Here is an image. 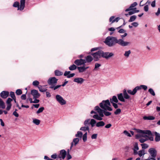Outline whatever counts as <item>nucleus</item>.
<instances>
[{"label":"nucleus","instance_id":"052dcab7","mask_svg":"<svg viewBox=\"0 0 160 160\" xmlns=\"http://www.w3.org/2000/svg\"><path fill=\"white\" fill-rule=\"evenodd\" d=\"M12 114L16 117H18L19 116L18 114L16 111H14L13 112Z\"/></svg>","mask_w":160,"mask_h":160},{"label":"nucleus","instance_id":"e433bc0d","mask_svg":"<svg viewBox=\"0 0 160 160\" xmlns=\"http://www.w3.org/2000/svg\"><path fill=\"white\" fill-rule=\"evenodd\" d=\"M80 130L82 131H89V128L88 126H85L82 127L81 128Z\"/></svg>","mask_w":160,"mask_h":160},{"label":"nucleus","instance_id":"a211bd4d","mask_svg":"<svg viewBox=\"0 0 160 160\" xmlns=\"http://www.w3.org/2000/svg\"><path fill=\"white\" fill-rule=\"evenodd\" d=\"M138 90H137V88L136 87H135L133 90L132 91L131 90H128L127 91V93H128L131 95H134L137 92Z\"/></svg>","mask_w":160,"mask_h":160},{"label":"nucleus","instance_id":"f03ea898","mask_svg":"<svg viewBox=\"0 0 160 160\" xmlns=\"http://www.w3.org/2000/svg\"><path fill=\"white\" fill-rule=\"evenodd\" d=\"M137 132L139 133L136 135L138 138H140L139 141L141 143H142L150 140L153 141V138L152 136V133L151 131L149 130H142L139 129H136Z\"/></svg>","mask_w":160,"mask_h":160},{"label":"nucleus","instance_id":"5fc2aeb1","mask_svg":"<svg viewBox=\"0 0 160 160\" xmlns=\"http://www.w3.org/2000/svg\"><path fill=\"white\" fill-rule=\"evenodd\" d=\"M151 6L153 7H155L156 6V1L155 0H154L152 1L151 3Z\"/></svg>","mask_w":160,"mask_h":160},{"label":"nucleus","instance_id":"ea45409f","mask_svg":"<svg viewBox=\"0 0 160 160\" xmlns=\"http://www.w3.org/2000/svg\"><path fill=\"white\" fill-rule=\"evenodd\" d=\"M87 132H86L82 136V139L84 142H86L87 140Z\"/></svg>","mask_w":160,"mask_h":160},{"label":"nucleus","instance_id":"de8ad7c7","mask_svg":"<svg viewBox=\"0 0 160 160\" xmlns=\"http://www.w3.org/2000/svg\"><path fill=\"white\" fill-rule=\"evenodd\" d=\"M10 97L12 98V99L15 98H16L14 92H11L10 94Z\"/></svg>","mask_w":160,"mask_h":160},{"label":"nucleus","instance_id":"338daca9","mask_svg":"<svg viewBox=\"0 0 160 160\" xmlns=\"http://www.w3.org/2000/svg\"><path fill=\"white\" fill-rule=\"evenodd\" d=\"M46 95L47 97L50 98L51 97V95L48 92H46Z\"/></svg>","mask_w":160,"mask_h":160},{"label":"nucleus","instance_id":"79ce46f5","mask_svg":"<svg viewBox=\"0 0 160 160\" xmlns=\"http://www.w3.org/2000/svg\"><path fill=\"white\" fill-rule=\"evenodd\" d=\"M90 119H88L86 120L84 122V124L85 126H86L90 124Z\"/></svg>","mask_w":160,"mask_h":160},{"label":"nucleus","instance_id":"3c124183","mask_svg":"<svg viewBox=\"0 0 160 160\" xmlns=\"http://www.w3.org/2000/svg\"><path fill=\"white\" fill-rule=\"evenodd\" d=\"M7 108H6V110L7 111H9L10 108H11V107L12 106L11 104H7Z\"/></svg>","mask_w":160,"mask_h":160},{"label":"nucleus","instance_id":"b1692460","mask_svg":"<svg viewBox=\"0 0 160 160\" xmlns=\"http://www.w3.org/2000/svg\"><path fill=\"white\" fill-rule=\"evenodd\" d=\"M105 124V123L102 121H100L97 122L96 124V126L99 127H100L103 126Z\"/></svg>","mask_w":160,"mask_h":160},{"label":"nucleus","instance_id":"49530a36","mask_svg":"<svg viewBox=\"0 0 160 160\" xmlns=\"http://www.w3.org/2000/svg\"><path fill=\"white\" fill-rule=\"evenodd\" d=\"M51 158L54 159H55L57 158H59L58 157V155H57V154L56 153L52 155L51 156Z\"/></svg>","mask_w":160,"mask_h":160},{"label":"nucleus","instance_id":"1a4fd4ad","mask_svg":"<svg viewBox=\"0 0 160 160\" xmlns=\"http://www.w3.org/2000/svg\"><path fill=\"white\" fill-rule=\"evenodd\" d=\"M148 152L151 155L149 157L150 158L151 160H156L155 158L157 154L156 150L154 148H151L149 149Z\"/></svg>","mask_w":160,"mask_h":160},{"label":"nucleus","instance_id":"6e6d98bb","mask_svg":"<svg viewBox=\"0 0 160 160\" xmlns=\"http://www.w3.org/2000/svg\"><path fill=\"white\" fill-rule=\"evenodd\" d=\"M132 25L134 27H136L138 25V24L137 22H133L132 23Z\"/></svg>","mask_w":160,"mask_h":160},{"label":"nucleus","instance_id":"9d476101","mask_svg":"<svg viewBox=\"0 0 160 160\" xmlns=\"http://www.w3.org/2000/svg\"><path fill=\"white\" fill-rule=\"evenodd\" d=\"M55 99L61 105H63L66 103V101L60 95L57 94L55 96Z\"/></svg>","mask_w":160,"mask_h":160},{"label":"nucleus","instance_id":"f8f14e48","mask_svg":"<svg viewBox=\"0 0 160 160\" xmlns=\"http://www.w3.org/2000/svg\"><path fill=\"white\" fill-rule=\"evenodd\" d=\"M74 63L78 66H81L85 64V62L84 59H80L76 60L74 61Z\"/></svg>","mask_w":160,"mask_h":160},{"label":"nucleus","instance_id":"58836bf2","mask_svg":"<svg viewBox=\"0 0 160 160\" xmlns=\"http://www.w3.org/2000/svg\"><path fill=\"white\" fill-rule=\"evenodd\" d=\"M131 51L130 50H129L128 51H125V53L124 54V55L125 57H126L127 58H128V57H129V55L131 53Z\"/></svg>","mask_w":160,"mask_h":160},{"label":"nucleus","instance_id":"473e14b6","mask_svg":"<svg viewBox=\"0 0 160 160\" xmlns=\"http://www.w3.org/2000/svg\"><path fill=\"white\" fill-rule=\"evenodd\" d=\"M55 74L56 76H61L63 74V72L58 70L55 71Z\"/></svg>","mask_w":160,"mask_h":160},{"label":"nucleus","instance_id":"a19ab883","mask_svg":"<svg viewBox=\"0 0 160 160\" xmlns=\"http://www.w3.org/2000/svg\"><path fill=\"white\" fill-rule=\"evenodd\" d=\"M149 92L152 96H155V93L154 90L152 88H150L148 90Z\"/></svg>","mask_w":160,"mask_h":160},{"label":"nucleus","instance_id":"603ef678","mask_svg":"<svg viewBox=\"0 0 160 160\" xmlns=\"http://www.w3.org/2000/svg\"><path fill=\"white\" fill-rule=\"evenodd\" d=\"M12 101V99H11L9 98H8L7 102H6V103L7 104H11V102Z\"/></svg>","mask_w":160,"mask_h":160},{"label":"nucleus","instance_id":"20e7f679","mask_svg":"<svg viewBox=\"0 0 160 160\" xmlns=\"http://www.w3.org/2000/svg\"><path fill=\"white\" fill-rule=\"evenodd\" d=\"M58 79L54 77L50 78L48 81L49 85V88L54 91H57V89L60 87L61 85H56Z\"/></svg>","mask_w":160,"mask_h":160},{"label":"nucleus","instance_id":"f3484780","mask_svg":"<svg viewBox=\"0 0 160 160\" xmlns=\"http://www.w3.org/2000/svg\"><path fill=\"white\" fill-rule=\"evenodd\" d=\"M79 139L78 138H74L73 140V141L71 143V145L70 148V149H71L73 145V143H74V145L76 146L79 142Z\"/></svg>","mask_w":160,"mask_h":160},{"label":"nucleus","instance_id":"c03bdc74","mask_svg":"<svg viewBox=\"0 0 160 160\" xmlns=\"http://www.w3.org/2000/svg\"><path fill=\"white\" fill-rule=\"evenodd\" d=\"M143 9L144 11L146 12H147L149 10L148 6V5H145L144 6Z\"/></svg>","mask_w":160,"mask_h":160},{"label":"nucleus","instance_id":"774afa93","mask_svg":"<svg viewBox=\"0 0 160 160\" xmlns=\"http://www.w3.org/2000/svg\"><path fill=\"white\" fill-rule=\"evenodd\" d=\"M112 126V124H111L109 123L107 125H106L105 126V128H110Z\"/></svg>","mask_w":160,"mask_h":160},{"label":"nucleus","instance_id":"423d86ee","mask_svg":"<svg viewBox=\"0 0 160 160\" xmlns=\"http://www.w3.org/2000/svg\"><path fill=\"white\" fill-rule=\"evenodd\" d=\"M123 93H120L117 94V97L118 100L122 102H125V99H128L130 98V96L129 95L127 92L126 89L123 90Z\"/></svg>","mask_w":160,"mask_h":160},{"label":"nucleus","instance_id":"c85d7f7f","mask_svg":"<svg viewBox=\"0 0 160 160\" xmlns=\"http://www.w3.org/2000/svg\"><path fill=\"white\" fill-rule=\"evenodd\" d=\"M32 122L36 125H38L40 123V121L38 119L33 118H32Z\"/></svg>","mask_w":160,"mask_h":160},{"label":"nucleus","instance_id":"864d4df0","mask_svg":"<svg viewBox=\"0 0 160 160\" xmlns=\"http://www.w3.org/2000/svg\"><path fill=\"white\" fill-rule=\"evenodd\" d=\"M111 103L112 104L113 106L115 108H118V105L117 104L112 102L111 101Z\"/></svg>","mask_w":160,"mask_h":160},{"label":"nucleus","instance_id":"2f4dec72","mask_svg":"<svg viewBox=\"0 0 160 160\" xmlns=\"http://www.w3.org/2000/svg\"><path fill=\"white\" fill-rule=\"evenodd\" d=\"M77 68V66L74 64L70 66L69 67V69L70 70L72 71L75 70Z\"/></svg>","mask_w":160,"mask_h":160},{"label":"nucleus","instance_id":"f257e3e1","mask_svg":"<svg viewBox=\"0 0 160 160\" xmlns=\"http://www.w3.org/2000/svg\"><path fill=\"white\" fill-rule=\"evenodd\" d=\"M104 42L110 47H113L117 43L123 47L127 46L130 44V42L124 41L122 39H118L117 37L112 36H108L107 37Z\"/></svg>","mask_w":160,"mask_h":160},{"label":"nucleus","instance_id":"7ed1b4c3","mask_svg":"<svg viewBox=\"0 0 160 160\" xmlns=\"http://www.w3.org/2000/svg\"><path fill=\"white\" fill-rule=\"evenodd\" d=\"M94 110L97 111L98 114H95L92 116L93 118L98 121H101L103 119L102 117L104 116V114L106 116H108L111 114V113L107 110H103L97 106L95 107Z\"/></svg>","mask_w":160,"mask_h":160},{"label":"nucleus","instance_id":"412c9836","mask_svg":"<svg viewBox=\"0 0 160 160\" xmlns=\"http://www.w3.org/2000/svg\"><path fill=\"white\" fill-rule=\"evenodd\" d=\"M137 4V3L136 2H133L130 5L129 8L125 10V12H128L132 10V8L135 7Z\"/></svg>","mask_w":160,"mask_h":160},{"label":"nucleus","instance_id":"a878e982","mask_svg":"<svg viewBox=\"0 0 160 160\" xmlns=\"http://www.w3.org/2000/svg\"><path fill=\"white\" fill-rule=\"evenodd\" d=\"M145 154V151L144 150H141L137 152V154H138L140 157L143 156Z\"/></svg>","mask_w":160,"mask_h":160},{"label":"nucleus","instance_id":"39448f33","mask_svg":"<svg viewBox=\"0 0 160 160\" xmlns=\"http://www.w3.org/2000/svg\"><path fill=\"white\" fill-rule=\"evenodd\" d=\"M100 107L103 110L112 111V108L110 107L111 105L109 100H103L99 103Z\"/></svg>","mask_w":160,"mask_h":160},{"label":"nucleus","instance_id":"6ab92c4d","mask_svg":"<svg viewBox=\"0 0 160 160\" xmlns=\"http://www.w3.org/2000/svg\"><path fill=\"white\" fill-rule=\"evenodd\" d=\"M9 92L8 91H3L0 93L1 97L3 98H6L9 95Z\"/></svg>","mask_w":160,"mask_h":160},{"label":"nucleus","instance_id":"0eeeda50","mask_svg":"<svg viewBox=\"0 0 160 160\" xmlns=\"http://www.w3.org/2000/svg\"><path fill=\"white\" fill-rule=\"evenodd\" d=\"M91 55L93 56L94 60L97 61L100 58H102V51L99 50L96 52L92 53Z\"/></svg>","mask_w":160,"mask_h":160},{"label":"nucleus","instance_id":"4be33fe9","mask_svg":"<svg viewBox=\"0 0 160 160\" xmlns=\"http://www.w3.org/2000/svg\"><path fill=\"white\" fill-rule=\"evenodd\" d=\"M136 87L138 91L140 90L141 88L143 89L144 90H146L148 88L145 85H141L140 86H137Z\"/></svg>","mask_w":160,"mask_h":160},{"label":"nucleus","instance_id":"6e6552de","mask_svg":"<svg viewBox=\"0 0 160 160\" xmlns=\"http://www.w3.org/2000/svg\"><path fill=\"white\" fill-rule=\"evenodd\" d=\"M26 0H21L20 5L19 6V3L17 2H15L13 5V7H18V9L21 11L23 10L25 6V2Z\"/></svg>","mask_w":160,"mask_h":160},{"label":"nucleus","instance_id":"dca6fc26","mask_svg":"<svg viewBox=\"0 0 160 160\" xmlns=\"http://www.w3.org/2000/svg\"><path fill=\"white\" fill-rule=\"evenodd\" d=\"M31 93L32 95L33 96L34 98H38L39 96V94L38 92V91L37 90L33 89L31 90Z\"/></svg>","mask_w":160,"mask_h":160},{"label":"nucleus","instance_id":"4d7b16f0","mask_svg":"<svg viewBox=\"0 0 160 160\" xmlns=\"http://www.w3.org/2000/svg\"><path fill=\"white\" fill-rule=\"evenodd\" d=\"M97 134H94L92 135L91 136V138L92 139H95L97 138Z\"/></svg>","mask_w":160,"mask_h":160},{"label":"nucleus","instance_id":"680f3d73","mask_svg":"<svg viewBox=\"0 0 160 160\" xmlns=\"http://www.w3.org/2000/svg\"><path fill=\"white\" fill-rule=\"evenodd\" d=\"M70 73V71H65L64 74V75L65 76H67L69 75Z\"/></svg>","mask_w":160,"mask_h":160},{"label":"nucleus","instance_id":"cd10ccee","mask_svg":"<svg viewBox=\"0 0 160 160\" xmlns=\"http://www.w3.org/2000/svg\"><path fill=\"white\" fill-rule=\"evenodd\" d=\"M96 124V121L94 119H92L90 120V124L91 125L92 127H94Z\"/></svg>","mask_w":160,"mask_h":160},{"label":"nucleus","instance_id":"bb28decb","mask_svg":"<svg viewBox=\"0 0 160 160\" xmlns=\"http://www.w3.org/2000/svg\"><path fill=\"white\" fill-rule=\"evenodd\" d=\"M143 118L144 120H153L155 119V118L152 116H144Z\"/></svg>","mask_w":160,"mask_h":160},{"label":"nucleus","instance_id":"393cba45","mask_svg":"<svg viewBox=\"0 0 160 160\" xmlns=\"http://www.w3.org/2000/svg\"><path fill=\"white\" fill-rule=\"evenodd\" d=\"M77 69L79 73L85 71L84 66L78 67H77Z\"/></svg>","mask_w":160,"mask_h":160},{"label":"nucleus","instance_id":"9b49d317","mask_svg":"<svg viewBox=\"0 0 160 160\" xmlns=\"http://www.w3.org/2000/svg\"><path fill=\"white\" fill-rule=\"evenodd\" d=\"M114 54L112 52H104L102 51V58L106 59H108L113 56Z\"/></svg>","mask_w":160,"mask_h":160},{"label":"nucleus","instance_id":"bf43d9fd","mask_svg":"<svg viewBox=\"0 0 160 160\" xmlns=\"http://www.w3.org/2000/svg\"><path fill=\"white\" fill-rule=\"evenodd\" d=\"M67 159L69 160L72 158L71 156L69 153V151H68V154L67 156Z\"/></svg>","mask_w":160,"mask_h":160},{"label":"nucleus","instance_id":"09e8293b","mask_svg":"<svg viewBox=\"0 0 160 160\" xmlns=\"http://www.w3.org/2000/svg\"><path fill=\"white\" fill-rule=\"evenodd\" d=\"M121 112V110L120 109H117L114 112V114L116 115L120 113Z\"/></svg>","mask_w":160,"mask_h":160},{"label":"nucleus","instance_id":"c756f323","mask_svg":"<svg viewBox=\"0 0 160 160\" xmlns=\"http://www.w3.org/2000/svg\"><path fill=\"white\" fill-rule=\"evenodd\" d=\"M110 101L111 102V101L112 102H114L116 103H117L118 102V100L116 96H113L112 97V99H110Z\"/></svg>","mask_w":160,"mask_h":160},{"label":"nucleus","instance_id":"72a5a7b5","mask_svg":"<svg viewBox=\"0 0 160 160\" xmlns=\"http://www.w3.org/2000/svg\"><path fill=\"white\" fill-rule=\"evenodd\" d=\"M137 18V16L135 15H133L131 16L129 20L128 21L129 22H132L134 21Z\"/></svg>","mask_w":160,"mask_h":160},{"label":"nucleus","instance_id":"5701e85b","mask_svg":"<svg viewBox=\"0 0 160 160\" xmlns=\"http://www.w3.org/2000/svg\"><path fill=\"white\" fill-rule=\"evenodd\" d=\"M155 141L156 142H158L160 140V134L157 132H155Z\"/></svg>","mask_w":160,"mask_h":160},{"label":"nucleus","instance_id":"ddd939ff","mask_svg":"<svg viewBox=\"0 0 160 160\" xmlns=\"http://www.w3.org/2000/svg\"><path fill=\"white\" fill-rule=\"evenodd\" d=\"M66 152L64 150H62L60 151V153L58 155V158H62L64 159L66 155Z\"/></svg>","mask_w":160,"mask_h":160},{"label":"nucleus","instance_id":"7c9ffc66","mask_svg":"<svg viewBox=\"0 0 160 160\" xmlns=\"http://www.w3.org/2000/svg\"><path fill=\"white\" fill-rule=\"evenodd\" d=\"M5 108V106L4 102L0 98V108Z\"/></svg>","mask_w":160,"mask_h":160},{"label":"nucleus","instance_id":"8fccbe9b","mask_svg":"<svg viewBox=\"0 0 160 160\" xmlns=\"http://www.w3.org/2000/svg\"><path fill=\"white\" fill-rule=\"evenodd\" d=\"M123 133L128 136L129 137H131V134L126 130L124 131Z\"/></svg>","mask_w":160,"mask_h":160},{"label":"nucleus","instance_id":"2eb2a0df","mask_svg":"<svg viewBox=\"0 0 160 160\" xmlns=\"http://www.w3.org/2000/svg\"><path fill=\"white\" fill-rule=\"evenodd\" d=\"M133 147L132 150L133 151V153L136 155L137 154L138 151L139 150L138 143L137 142H135L133 145Z\"/></svg>","mask_w":160,"mask_h":160},{"label":"nucleus","instance_id":"4c0bfd02","mask_svg":"<svg viewBox=\"0 0 160 160\" xmlns=\"http://www.w3.org/2000/svg\"><path fill=\"white\" fill-rule=\"evenodd\" d=\"M142 147V150H144L148 148V145L146 143H143L141 144Z\"/></svg>","mask_w":160,"mask_h":160},{"label":"nucleus","instance_id":"e2e57ef3","mask_svg":"<svg viewBox=\"0 0 160 160\" xmlns=\"http://www.w3.org/2000/svg\"><path fill=\"white\" fill-rule=\"evenodd\" d=\"M160 14V8H158L157 12L155 13V14L157 16H158Z\"/></svg>","mask_w":160,"mask_h":160},{"label":"nucleus","instance_id":"aec40b11","mask_svg":"<svg viewBox=\"0 0 160 160\" xmlns=\"http://www.w3.org/2000/svg\"><path fill=\"white\" fill-rule=\"evenodd\" d=\"M93 59V58H92L90 55H88L85 57V59H84L85 62V63L87 62H90Z\"/></svg>","mask_w":160,"mask_h":160},{"label":"nucleus","instance_id":"a18cd8bd","mask_svg":"<svg viewBox=\"0 0 160 160\" xmlns=\"http://www.w3.org/2000/svg\"><path fill=\"white\" fill-rule=\"evenodd\" d=\"M39 82L37 80L34 81L32 82V85L34 86H37L39 84Z\"/></svg>","mask_w":160,"mask_h":160},{"label":"nucleus","instance_id":"c9c22d12","mask_svg":"<svg viewBox=\"0 0 160 160\" xmlns=\"http://www.w3.org/2000/svg\"><path fill=\"white\" fill-rule=\"evenodd\" d=\"M101 64L98 63H96L95 64V67L93 69L94 71L98 70V68L101 66Z\"/></svg>","mask_w":160,"mask_h":160},{"label":"nucleus","instance_id":"0e129e2a","mask_svg":"<svg viewBox=\"0 0 160 160\" xmlns=\"http://www.w3.org/2000/svg\"><path fill=\"white\" fill-rule=\"evenodd\" d=\"M119 19L120 18H116L113 20L112 21V23H113L115 22H118Z\"/></svg>","mask_w":160,"mask_h":160},{"label":"nucleus","instance_id":"4468645a","mask_svg":"<svg viewBox=\"0 0 160 160\" xmlns=\"http://www.w3.org/2000/svg\"><path fill=\"white\" fill-rule=\"evenodd\" d=\"M85 80L82 78H76L73 80V82L78 84H81Z\"/></svg>","mask_w":160,"mask_h":160},{"label":"nucleus","instance_id":"13d9d810","mask_svg":"<svg viewBox=\"0 0 160 160\" xmlns=\"http://www.w3.org/2000/svg\"><path fill=\"white\" fill-rule=\"evenodd\" d=\"M75 75V74L74 73H71V74H70H70H69V75H68L67 76V78H71V77H72Z\"/></svg>","mask_w":160,"mask_h":160},{"label":"nucleus","instance_id":"69168bd1","mask_svg":"<svg viewBox=\"0 0 160 160\" xmlns=\"http://www.w3.org/2000/svg\"><path fill=\"white\" fill-rule=\"evenodd\" d=\"M21 98L22 100H25L26 99V94H22L21 96Z\"/></svg>","mask_w":160,"mask_h":160},{"label":"nucleus","instance_id":"f704fd0d","mask_svg":"<svg viewBox=\"0 0 160 160\" xmlns=\"http://www.w3.org/2000/svg\"><path fill=\"white\" fill-rule=\"evenodd\" d=\"M83 134L82 132L80 131H78L77 134H76L75 137H79L81 138Z\"/></svg>","mask_w":160,"mask_h":160},{"label":"nucleus","instance_id":"37998d69","mask_svg":"<svg viewBox=\"0 0 160 160\" xmlns=\"http://www.w3.org/2000/svg\"><path fill=\"white\" fill-rule=\"evenodd\" d=\"M22 93V90L20 89H18L16 91V93L17 95H19Z\"/></svg>","mask_w":160,"mask_h":160}]
</instances>
